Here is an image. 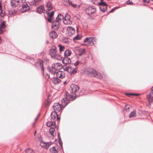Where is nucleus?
I'll return each mask as SVG.
<instances>
[{
	"label": "nucleus",
	"mask_w": 153,
	"mask_h": 153,
	"mask_svg": "<svg viewBox=\"0 0 153 153\" xmlns=\"http://www.w3.org/2000/svg\"><path fill=\"white\" fill-rule=\"evenodd\" d=\"M65 97L62 100V105L58 103H54L53 106V109L56 112L59 111L61 109L62 107H65L68 103L69 101H73L75 100L76 97H73L70 95L68 93H65Z\"/></svg>",
	"instance_id": "obj_1"
},
{
	"label": "nucleus",
	"mask_w": 153,
	"mask_h": 153,
	"mask_svg": "<svg viewBox=\"0 0 153 153\" xmlns=\"http://www.w3.org/2000/svg\"><path fill=\"white\" fill-rule=\"evenodd\" d=\"M62 67V65L60 63H56L53 64L52 66L49 67L48 70L52 74H55L57 77L60 79H63L65 76L64 72L62 71H58Z\"/></svg>",
	"instance_id": "obj_2"
},
{
	"label": "nucleus",
	"mask_w": 153,
	"mask_h": 153,
	"mask_svg": "<svg viewBox=\"0 0 153 153\" xmlns=\"http://www.w3.org/2000/svg\"><path fill=\"white\" fill-rule=\"evenodd\" d=\"M56 47L55 46H52L49 51V54L52 58L59 60L62 59L61 56L58 52Z\"/></svg>",
	"instance_id": "obj_3"
},
{
	"label": "nucleus",
	"mask_w": 153,
	"mask_h": 153,
	"mask_svg": "<svg viewBox=\"0 0 153 153\" xmlns=\"http://www.w3.org/2000/svg\"><path fill=\"white\" fill-rule=\"evenodd\" d=\"M96 39L93 37H87L84 40L85 44L83 45L87 46H91L94 45L96 42Z\"/></svg>",
	"instance_id": "obj_4"
},
{
	"label": "nucleus",
	"mask_w": 153,
	"mask_h": 153,
	"mask_svg": "<svg viewBox=\"0 0 153 153\" xmlns=\"http://www.w3.org/2000/svg\"><path fill=\"white\" fill-rule=\"evenodd\" d=\"M65 71H68L71 75L75 73L77 71V68L75 66H69L64 68Z\"/></svg>",
	"instance_id": "obj_5"
},
{
	"label": "nucleus",
	"mask_w": 153,
	"mask_h": 153,
	"mask_svg": "<svg viewBox=\"0 0 153 153\" xmlns=\"http://www.w3.org/2000/svg\"><path fill=\"white\" fill-rule=\"evenodd\" d=\"M88 72L87 74L88 75L91 74L94 77L97 76L98 78L101 79L102 77V75L100 74L96 70L92 68L89 69L87 71Z\"/></svg>",
	"instance_id": "obj_6"
},
{
	"label": "nucleus",
	"mask_w": 153,
	"mask_h": 153,
	"mask_svg": "<svg viewBox=\"0 0 153 153\" xmlns=\"http://www.w3.org/2000/svg\"><path fill=\"white\" fill-rule=\"evenodd\" d=\"M70 16L69 14L67 13L65 15V19L63 22L65 25H71L72 24V22L70 21Z\"/></svg>",
	"instance_id": "obj_7"
},
{
	"label": "nucleus",
	"mask_w": 153,
	"mask_h": 153,
	"mask_svg": "<svg viewBox=\"0 0 153 153\" xmlns=\"http://www.w3.org/2000/svg\"><path fill=\"white\" fill-rule=\"evenodd\" d=\"M29 10L30 7L25 2L23 3L22 5V8L20 9L21 12L22 13H24L28 11Z\"/></svg>",
	"instance_id": "obj_8"
},
{
	"label": "nucleus",
	"mask_w": 153,
	"mask_h": 153,
	"mask_svg": "<svg viewBox=\"0 0 153 153\" xmlns=\"http://www.w3.org/2000/svg\"><path fill=\"white\" fill-rule=\"evenodd\" d=\"M67 30L68 31V35L70 36L74 34L75 32V29L71 27H68Z\"/></svg>",
	"instance_id": "obj_9"
},
{
	"label": "nucleus",
	"mask_w": 153,
	"mask_h": 153,
	"mask_svg": "<svg viewBox=\"0 0 153 153\" xmlns=\"http://www.w3.org/2000/svg\"><path fill=\"white\" fill-rule=\"evenodd\" d=\"M71 92L72 93H74L79 90V88L78 86L72 84L71 86Z\"/></svg>",
	"instance_id": "obj_10"
},
{
	"label": "nucleus",
	"mask_w": 153,
	"mask_h": 153,
	"mask_svg": "<svg viewBox=\"0 0 153 153\" xmlns=\"http://www.w3.org/2000/svg\"><path fill=\"white\" fill-rule=\"evenodd\" d=\"M56 117L57 120H59L60 119V118L59 117L56 112V111L52 112L51 114V118L52 120L54 121Z\"/></svg>",
	"instance_id": "obj_11"
},
{
	"label": "nucleus",
	"mask_w": 153,
	"mask_h": 153,
	"mask_svg": "<svg viewBox=\"0 0 153 153\" xmlns=\"http://www.w3.org/2000/svg\"><path fill=\"white\" fill-rule=\"evenodd\" d=\"M60 26V23L56 22L53 21L52 24V27L54 30H57Z\"/></svg>",
	"instance_id": "obj_12"
},
{
	"label": "nucleus",
	"mask_w": 153,
	"mask_h": 153,
	"mask_svg": "<svg viewBox=\"0 0 153 153\" xmlns=\"http://www.w3.org/2000/svg\"><path fill=\"white\" fill-rule=\"evenodd\" d=\"M53 127H51L49 129V132L52 136L54 137L56 136V132H55V129H54L56 128V125L53 126Z\"/></svg>",
	"instance_id": "obj_13"
},
{
	"label": "nucleus",
	"mask_w": 153,
	"mask_h": 153,
	"mask_svg": "<svg viewBox=\"0 0 153 153\" xmlns=\"http://www.w3.org/2000/svg\"><path fill=\"white\" fill-rule=\"evenodd\" d=\"M147 98L149 101V103H151L153 101V92H150L147 95Z\"/></svg>",
	"instance_id": "obj_14"
},
{
	"label": "nucleus",
	"mask_w": 153,
	"mask_h": 153,
	"mask_svg": "<svg viewBox=\"0 0 153 153\" xmlns=\"http://www.w3.org/2000/svg\"><path fill=\"white\" fill-rule=\"evenodd\" d=\"M5 27L4 22H0V34H2L4 31Z\"/></svg>",
	"instance_id": "obj_15"
},
{
	"label": "nucleus",
	"mask_w": 153,
	"mask_h": 153,
	"mask_svg": "<svg viewBox=\"0 0 153 153\" xmlns=\"http://www.w3.org/2000/svg\"><path fill=\"white\" fill-rule=\"evenodd\" d=\"M51 144V142L43 143L42 142L41 143L42 146L46 149L48 148Z\"/></svg>",
	"instance_id": "obj_16"
},
{
	"label": "nucleus",
	"mask_w": 153,
	"mask_h": 153,
	"mask_svg": "<svg viewBox=\"0 0 153 153\" xmlns=\"http://www.w3.org/2000/svg\"><path fill=\"white\" fill-rule=\"evenodd\" d=\"M64 17L63 15L60 14H58V16L56 18V21L55 22H56L60 23V22H61L63 19Z\"/></svg>",
	"instance_id": "obj_17"
},
{
	"label": "nucleus",
	"mask_w": 153,
	"mask_h": 153,
	"mask_svg": "<svg viewBox=\"0 0 153 153\" xmlns=\"http://www.w3.org/2000/svg\"><path fill=\"white\" fill-rule=\"evenodd\" d=\"M46 7H47V10H50L53 9V6L50 1H46Z\"/></svg>",
	"instance_id": "obj_18"
},
{
	"label": "nucleus",
	"mask_w": 153,
	"mask_h": 153,
	"mask_svg": "<svg viewBox=\"0 0 153 153\" xmlns=\"http://www.w3.org/2000/svg\"><path fill=\"white\" fill-rule=\"evenodd\" d=\"M62 63L65 65H67L70 63L71 60L68 57H65L62 61Z\"/></svg>",
	"instance_id": "obj_19"
},
{
	"label": "nucleus",
	"mask_w": 153,
	"mask_h": 153,
	"mask_svg": "<svg viewBox=\"0 0 153 153\" xmlns=\"http://www.w3.org/2000/svg\"><path fill=\"white\" fill-rule=\"evenodd\" d=\"M36 10L37 12L39 13H43L45 11L44 7L43 5H41L40 6L37 7Z\"/></svg>",
	"instance_id": "obj_20"
},
{
	"label": "nucleus",
	"mask_w": 153,
	"mask_h": 153,
	"mask_svg": "<svg viewBox=\"0 0 153 153\" xmlns=\"http://www.w3.org/2000/svg\"><path fill=\"white\" fill-rule=\"evenodd\" d=\"M59 77H53L52 79V82L55 84L59 83L61 81V80L58 79Z\"/></svg>",
	"instance_id": "obj_21"
},
{
	"label": "nucleus",
	"mask_w": 153,
	"mask_h": 153,
	"mask_svg": "<svg viewBox=\"0 0 153 153\" xmlns=\"http://www.w3.org/2000/svg\"><path fill=\"white\" fill-rule=\"evenodd\" d=\"M19 4V3L16 0H11L10 2L11 5L13 7H16Z\"/></svg>",
	"instance_id": "obj_22"
},
{
	"label": "nucleus",
	"mask_w": 153,
	"mask_h": 153,
	"mask_svg": "<svg viewBox=\"0 0 153 153\" xmlns=\"http://www.w3.org/2000/svg\"><path fill=\"white\" fill-rule=\"evenodd\" d=\"M50 36L51 38L55 39L57 36V34L55 31H53L50 33Z\"/></svg>",
	"instance_id": "obj_23"
},
{
	"label": "nucleus",
	"mask_w": 153,
	"mask_h": 153,
	"mask_svg": "<svg viewBox=\"0 0 153 153\" xmlns=\"http://www.w3.org/2000/svg\"><path fill=\"white\" fill-rule=\"evenodd\" d=\"M78 54L79 56L82 55L85 52V49L84 48H78L77 49Z\"/></svg>",
	"instance_id": "obj_24"
},
{
	"label": "nucleus",
	"mask_w": 153,
	"mask_h": 153,
	"mask_svg": "<svg viewBox=\"0 0 153 153\" xmlns=\"http://www.w3.org/2000/svg\"><path fill=\"white\" fill-rule=\"evenodd\" d=\"M47 126L48 127H53V126L56 125L54 121L52 120L51 121H49L47 122Z\"/></svg>",
	"instance_id": "obj_25"
},
{
	"label": "nucleus",
	"mask_w": 153,
	"mask_h": 153,
	"mask_svg": "<svg viewBox=\"0 0 153 153\" xmlns=\"http://www.w3.org/2000/svg\"><path fill=\"white\" fill-rule=\"evenodd\" d=\"M88 10L89 12V13L91 14H93L96 11V10L95 8L91 7H89Z\"/></svg>",
	"instance_id": "obj_26"
},
{
	"label": "nucleus",
	"mask_w": 153,
	"mask_h": 153,
	"mask_svg": "<svg viewBox=\"0 0 153 153\" xmlns=\"http://www.w3.org/2000/svg\"><path fill=\"white\" fill-rule=\"evenodd\" d=\"M71 51L69 49H67L64 52V56H68L71 55Z\"/></svg>",
	"instance_id": "obj_27"
},
{
	"label": "nucleus",
	"mask_w": 153,
	"mask_h": 153,
	"mask_svg": "<svg viewBox=\"0 0 153 153\" xmlns=\"http://www.w3.org/2000/svg\"><path fill=\"white\" fill-rule=\"evenodd\" d=\"M136 110H134L131 113L129 116V117L131 118L132 117H135L136 116Z\"/></svg>",
	"instance_id": "obj_28"
},
{
	"label": "nucleus",
	"mask_w": 153,
	"mask_h": 153,
	"mask_svg": "<svg viewBox=\"0 0 153 153\" xmlns=\"http://www.w3.org/2000/svg\"><path fill=\"white\" fill-rule=\"evenodd\" d=\"M50 151L52 153H57L58 152L56 148L54 146L50 149Z\"/></svg>",
	"instance_id": "obj_29"
},
{
	"label": "nucleus",
	"mask_w": 153,
	"mask_h": 153,
	"mask_svg": "<svg viewBox=\"0 0 153 153\" xmlns=\"http://www.w3.org/2000/svg\"><path fill=\"white\" fill-rule=\"evenodd\" d=\"M68 3L69 4V5H71V6H72L74 8H75L77 6L76 4H74L71 1L69 0H68Z\"/></svg>",
	"instance_id": "obj_30"
},
{
	"label": "nucleus",
	"mask_w": 153,
	"mask_h": 153,
	"mask_svg": "<svg viewBox=\"0 0 153 153\" xmlns=\"http://www.w3.org/2000/svg\"><path fill=\"white\" fill-rule=\"evenodd\" d=\"M58 47H59V50L61 53L64 51L65 47L64 46L61 45H58Z\"/></svg>",
	"instance_id": "obj_31"
},
{
	"label": "nucleus",
	"mask_w": 153,
	"mask_h": 153,
	"mask_svg": "<svg viewBox=\"0 0 153 153\" xmlns=\"http://www.w3.org/2000/svg\"><path fill=\"white\" fill-rule=\"evenodd\" d=\"M81 38V36L78 35L73 38V40L74 41H76V40L80 39Z\"/></svg>",
	"instance_id": "obj_32"
},
{
	"label": "nucleus",
	"mask_w": 153,
	"mask_h": 153,
	"mask_svg": "<svg viewBox=\"0 0 153 153\" xmlns=\"http://www.w3.org/2000/svg\"><path fill=\"white\" fill-rule=\"evenodd\" d=\"M100 8L101 10L103 12H104L106 11L107 9V7L106 6L104 7L102 6H100Z\"/></svg>",
	"instance_id": "obj_33"
},
{
	"label": "nucleus",
	"mask_w": 153,
	"mask_h": 153,
	"mask_svg": "<svg viewBox=\"0 0 153 153\" xmlns=\"http://www.w3.org/2000/svg\"><path fill=\"white\" fill-rule=\"evenodd\" d=\"M26 153H33V150L31 149H27L25 150Z\"/></svg>",
	"instance_id": "obj_34"
},
{
	"label": "nucleus",
	"mask_w": 153,
	"mask_h": 153,
	"mask_svg": "<svg viewBox=\"0 0 153 153\" xmlns=\"http://www.w3.org/2000/svg\"><path fill=\"white\" fill-rule=\"evenodd\" d=\"M54 13L53 11H52L51 12L48 13V17L52 18L53 16Z\"/></svg>",
	"instance_id": "obj_35"
},
{
	"label": "nucleus",
	"mask_w": 153,
	"mask_h": 153,
	"mask_svg": "<svg viewBox=\"0 0 153 153\" xmlns=\"http://www.w3.org/2000/svg\"><path fill=\"white\" fill-rule=\"evenodd\" d=\"M39 62L40 63V66L41 68V70L43 72L44 71V69L43 66V62L42 61L40 60L39 61Z\"/></svg>",
	"instance_id": "obj_36"
},
{
	"label": "nucleus",
	"mask_w": 153,
	"mask_h": 153,
	"mask_svg": "<svg viewBox=\"0 0 153 153\" xmlns=\"http://www.w3.org/2000/svg\"><path fill=\"white\" fill-rule=\"evenodd\" d=\"M150 1H153V0H143V2L145 5H146L147 4H149Z\"/></svg>",
	"instance_id": "obj_37"
},
{
	"label": "nucleus",
	"mask_w": 153,
	"mask_h": 153,
	"mask_svg": "<svg viewBox=\"0 0 153 153\" xmlns=\"http://www.w3.org/2000/svg\"><path fill=\"white\" fill-rule=\"evenodd\" d=\"M0 16L2 17L5 15V11L2 10V9L0 10Z\"/></svg>",
	"instance_id": "obj_38"
},
{
	"label": "nucleus",
	"mask_w": 153,
	"mask_h": 153,
	"mask_svg": "<svg viewBox=\"0 0 153 153\" xmlns=\"http://www.w3.org/2000/svg\"><path fill=\"white\" fill-rule=\"evenodd\" d=\"M99 5L100 6H106L107 4L104 2H102L101 1V2L99 3Z\"/></svg>",
	"instance_id": "obj_39"
},
{
	"label": "nucleus",
	"mask_w": 153,
	"mask_h": 153,
	"mask_svg": "<svg viewBox=\"0 0 153 153\" xmlns=\"http://www.w3.org/2000/svg\"><path fill=\"white\" fill-rule=\"evenodd\" d=\"M130 108V106L129 105H125V107L124 108V110L126 111H129Z\"/></svg>",
	"instance_id": "obj_40"
},
{
	"label": "nucleus",
	"mask_w": 153,
	"mask_h": 153,
	"mask_svg": "<svg viewBox=\"0 0 153 153\" xmlns=\"http://www.w3.org/2000/svg\"><path fill=\"white\" fill-rule=\"evenodd\" d=\"M139 95V94H129V93H127L126 94V96H129V97H130V96H131V95H136V96H137V95Z\"/></svg>",
	"instance_id": "obj_41"
},
{
	"label": "nucleus",
	"mask_w": 153,
	"mask_h": 153,
	"mask_svg": "<svg viewBox=\"0 0 153 153\" xmlns=\"http://www.w3.org/2000/svg\"><path fill=\"white\" fill-rule=\"evenodd\" d=\"M68 38H62V40L64 42L67 43L68 41H67Z\"/></svg>",
	"instance_id": "obj_42"
},
{
	"label": "nucleus",
	"mask_w": 153,
	"mask_h": 153,
	"mask_svg": "<svg viewBox=\"0 0 153 153\" xmlns=\"http://www.w3.org/2000/svg\"><path fill=\"white\" fill-rule=\"evenodd\" d=\"M79 63V62L78 61H77L76 62H75V63H74V65H73L75 66H76V65H78Z\"/></svg>",
	"instance_id": "obj_43"
},
{
	"label": "nucleus",
	"mask_w": 153,
	"mask_h": 153,
	"mask_svg": "<svg viewBox=\"0 0 153 153\" xmlns=\"http://www.w3.org/2000/svg\"><path fill=\"white\" fill-rule=\"evenodd\" d=\"M49 18L48 17V21L49 22H51L52 21H51V18Z\"/></svg>",
	"instance_id": "obj_44"
},
{
	"label": "nucleus",
	"mask_w": 153,
	"mask_h": 153,
	"mask_svg": "<svg viewBox=\"0 0 153 153\" xmlns=\"http://www.w3.org/2000/svg\"><path fill=\"white\" fill-rule=\"evenodd\" d=\"M39 115H40V114H38V116H37V117L35 118V121H36L38 119V118H39Z\"/></svg>",
	"instance_id": "obj_45"
},
{
	"label": "nucleus",
	"mask_w": 153,
	"mask_h": 153,
	"mask_svg": "<svg viewBox=\"0 0 153 153\" xmlns=\"http://www.w3.org/2000/svg\"><path fill=\"white\" fill-rule=\"evenodd\" d=\"M16 1H17L19 3H21L22 1V0H16Z\"/></svg>",
	"instance_id": "obj_46"
},
{
	"label": "nucleus",
	"mask_w": 153,
	"mask_h": 153,
	"mask_svg": "<svg viewBox=\"0 0 153 153\" xmlns=\"http://www.w3.org/2000/svg\"><path fill=\"white\" fill-rule=\"evenodd\" d=\"M115 8H114L112 9H111V10L110 12L111 13L113 12L115 10Z\"/></svg>",
	"instance_id": "obj_47"
},
{
	"label": "nucleus",
	"mask_w": 153,
	"mask_h": 153,
	"mask_svg": "<svg viewBox=\"0 0 153 153\" xmlns=\"http://www.w3.org/2000/svg\"><path fill=\"white\" fill-rule=\"evenodd\" d=\"M2 7L1 3L0 2V10L2 9Z\"/></svg>",
	"instance_id": "obj_48"
},
{
	"label": "nucleus",
	"mask_w": 153,
	"mask_h": 153,
	"mask_svg": "<svg viewBox=\"0 0 153 153\" xmlns=\"http://www.w3.org/2000/svg\"><path fill=\"white\" fill-rule=\"evenodd\" d=\"M127 4H133V3L132 2H127Z\"/></svg>",
	"instance_id": "obj_49"
},
{
	"label": "nucleus",
	"mask_w": 153,
	"mask_h": 153,
	"mask_svg": "<svg viewBox=\"0 0 153 153\" xmlns=\"http://www.w3.org/2000/svg\"><path fill=\"white\" fill-rule=\"evenodd\" d=\"M80 6H81V5H79L77 6L76 7H77V8L79 9V8H80Z\"/></svg>",
	"instance_id": "obj_50"
},
{
	"label": "nucleus",
	"mask_w": 153,
	"mask_h": 153,
	"mask_svg": "<svg viewBox=\"0 0 153 153\" xmlns=\"http://www.w3.org/2000/svg\"><path fill=\"white\" fill-rule=\"evenodd\" d=\"M151 92H153V86H152L151 88Z\"/></svg>",
	"instance_id": "obj_51"
},
{
	"label": "nucleus",
	"mask_w": 153,
	"mask_h": 153,
	"mask_svg": "<svg viewBox=\"0 0 153 153\" xmlns=\"http://www.w3.org/2000/svg\"><path fill=\"white\" fill-rule=\"evenodd\" d=\"M58 137L59 138V140H60V133H58Z\"/></svg>",
	"instance_id": "obj_52"
},
{
	"label": "nucleus",
	"mask_w": 153,
	"mask_h": 153,
	"mask_svg": "<svg viewBox=\"0 0 153 153\" xmlns=\"http://www.w3.org/2000/svg\"><path fill=\"white\" fill-rule=\"evenodd\" d=\"M59 144L61 146H62V143L61 142H59Z\"/></svg>",
	"instance_id": "obj_53"
},
{
	"label": "nucleus",
	"mask_w": 153,
	"mask_h": 153,
	"mask_svg": "<svg viewBox=\"0 0 153 153\" xmlns=\"http://www.w3.org/2000/svg\"><path fill=\"white\" fill-rule=\"evenodd\" d=\"M66 81H65V82H63V84H65L66 83Z\"/></svg>",
	"instance_id": "obj_54"
},
{
	"label": "nucleus",
	"mask_w": 153,
	"mask_h": 153,
	"mask_svg": "<svg viewBox=\"0 0 153 153\" xmlns=\"http://www.w3.org/2000/svg\"><path fill=\"white\" fill-rule=\"evenodd\" d=\"M1 42V37H0V43Z\"/></svg>",
	"instance_id": "obj_55"
},
{
	"label": "nucleus",
	"mask_w": 153,
	"mask_h": 153,
	"mask_svg": "<svg viewBox=\"0 0 153 153\" xmlns=\"http://www.w3.org/2000/svg\"><path fill=\"white\" fill-rule=\"evenodd\" d=\"M36 132H35V133H34V134H36Z\"/></svg>",
	"instance_id": "obj_56"
},
{
	"label": "nucleus",
	"mask_w": 153,
	"mask_h": 153,
	"mask_svg": "<svg viewBox=\"0 0 153 153\" xmlns=\"http://www.w3.org/2000/svg\"><path fill=\"white\" fill-rule=\"evenodd\" d=\"M78 30V29L77 28V30H76V31H77Z\"/></svg>",
	"instance_id": "obj_57"
}]
</instances>
